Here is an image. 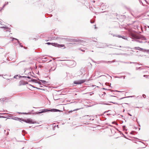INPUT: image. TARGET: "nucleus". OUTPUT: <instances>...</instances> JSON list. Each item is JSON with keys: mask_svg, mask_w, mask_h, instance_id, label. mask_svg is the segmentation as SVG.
Masks as SVG:
<instances>
[{"mask_svg": "<svg viewBox=\"0 0 149 149\" xmlns=\"http://www.w3.org/2000/svg\"><path fill=\"white\" fill-rule=\"evenodd\" d=\"M129 35L132 39H135V41L140 43H143V40H146L144 36L141 35H137L132 32H130Z\"/></svg>", "mask_w": 149, "mask_h": 149, "instance_id": "nucleus-1", "label": "nucleus"}, {"mask_svg": "<svg viewBox=\"0 0 149 149\" xmlns=\"http://www.w3.org/2000/svg\"><path fill=\"white\" fill-rule=\"evenodd\" d=\"M52 111V112H58V111H61L59 110L58 109H52L50 110L48 109H43L40 110V112H34L33 113L35 114H40L41 113H45L47 111Z\"/></svg>", "mask_w": 149, "mask_h": 149, "instance_id": "nucleus-2", "label": "nucleus"}, {"mask_svg": "<svg viewBox=\"0 0 149 149\" xmlns=\"http://www.w3.org/2000/svg\"><path fill=\"white\" fill-rule=\"evenodd\" d=\"M2 25L0 27V28L4 29V30H5L6 31H8L10 32H11V30L10 29L8 28L7 27L4 26V25L1 24Z\"/></svg>", "mask_w": 149, "mask_h": 149, "instance_id": "nucleus-3", "label": "nucleus"}, {"mask_svg": "<svg viewBox=\"0 0 149 149\" xmlns=\"http://www.w3.org/2000/svg\"><path fill=\"white\" fill-rule=\"evenodd\" d=\"M85 80H80L79 81H75L74 83L75 84H80L83 83L85 81Z\"/></svg>", "mask_w": 149, "mask_h": 149, "instance_id": "nucleus-4", "label": "nucleus"}, {"mask_svg": "<svg viewBox=\"0 0 149 149\" xmlns=\"http://www.w3.org/2000/svg\"><path fill=\"white\" fill-rule=\"evenodd\" d=\"M23 121L29 123H34V122L32 120L30 119H27V120H24Z\"/></svg>", "mask_w": 149, "mask_h": 149, "instance_id": "nucleus-5", "label": "nucleus"}, {"mask_svg": "<svg viewBox=\"0 0 149 149\" xmlns=\"http://www.w3.org/2000/svg\"><path fill=\"white\" fill-rule=\"evenodd\" d=\"M52 45L54 46L55 47H63L64 45H58L56 43H52Z\"/></svg>", "mask_w": 149, "mask_h": 149, "instance_id": "nucleus-6", "label": "nucleus"}, {"mask_svg": "<svg viewBox=\"0 0 149 149\" xmlns=\"http://www.w3.org/2000/svg\"><path fill=\"white\" fill-rule=\"evenodd\" d=\"M70 41L71 42H81V40H77L76 39H71Z\"/></svg>", "mask_w": 149, "mask_h": 149, "instance_id": "nucleus-7", "label": "nucleus"}, {"mask_svg": "<svg viewBox=\"0 0 149 149\" xmlns=\"http://www.w3.org/2000/svg\"><path fill=\"white\" fill-rule=\"evenodd\" d=\"M27 84L28 83L27 82L24 81H21L19 82L20 85H24Z\"/></svg>", "mask_w": 149, "mask_h": 149, "instance_id": "nucleus-8", "label": "nucleus"}, {"mask_svg": "<svg viewBox=\"0 0 149 149\" xmlns=\"http://www.w3.org/2000/svg\"><path fill=\"white\" fill-rule=\"evenodd\" d=\"M13 119L15 120H19L20 121H22L24 120L23 119L19 118H15Z\"/></svg>", "mask_w": 149, "mask_h": 149, "instance_id": "nucleus-9", "label": "nucleus"}, {"mask_svg": "<svg viewBox=\"0 0 149 149\" xmlns=\"http://www.w3.org/2000/svg\"><path fill=\"white\" fill-rule=\"evenodd\" d=\"M17 40L18 43L19 44V45L21 47H23V46L22 45H21V43H20L19 41L17 39H16V38H13V40Z\"/></svg>", "mask_w": 149, "mask_h": 149, "instance_id": "nucleus-10", "label": "nucleus"}, {"mask_svg": "<svg viewBox=\"0 0 149 149\" xmlns=\"http://www.w3.org/2000/svg\"><path fill=\"white\" fill-rule=\"evenodd\" d=\"M134 48L137 50H138L140 51H142L143 50V49L140 48L139 47H134Z\"/></svg>", "mask_w": 149, "mask_h": 149, "instance_id": "nucleus-11", "label": "nucleus"}, {"mask_svg": "<svg viewBox=\"0 0 149 149\" xmlns=\"http://www.w3.org/2000/svg\"><path fill=\"white\" fill-rule=\"evenodd\" d=\"M56 39L58 40V41H61V40H63V38H60V37H57L56 38Z\"/></svg>", "mask_w": 149, "mask_h": 149, "instance_id": "nucleus-12", "label": "nucleus"}, {"mask_svg": "<svg viewBox=\"0 0 149 149\" xmlns=\"http://www.w3.org/2000/svg\"><path fill=\"white\" fill-rule=\"evenodd\" d=\"M114 46V45H111V44L107 45V47H110L111 48H113V47Z\"/></svg>", "mask_w": 149, "mask_h": 149, "instance_id": "nucleus-13", "label": "nucleus"}, {"mask_svg": "<svg viewBox=\"0 0 149 149\" xmlns=\"http://www.w3.org/2000/svg\"><path fill=\"white\" fill-rule=\"evenodd\" d=\"M115 62V60H113V61H106L105 62L106 63H112L113 62Z\"/></svg>", "mask_w": 149, "mask_h": 149, "instance_id": "nucleus-14", "label": "nucleus"}, {"mask_svg": "<svg viewBox=\"0 0 149 149\" xmlns=\"http://www.w3.org/2000/svg\"><path fill=\"white\" fill-rule=\"evenodd\" d=\"M121 38H122L123 39H124L125 40H128L127 39V38L126 37V36H122V37H121Z\"/></svg>", "mask_w": 149, "mask_h": 149, "instance_id": "nucleus-15", "label": "nucleus"}, {"mask_svg": "<svg viewBox=\"0 0 149 149\" xmlns=\"http://www.w3.org/2000/svg\"><path fill=\"white\" fill-rule=\"evenodd\" d=\"M40 81L42 83H44V84H45L47 83V81L45 80H40Z\"/></svg>", "mask_w": 149, "mask_h": 149, "instance_id": "nucleus-16", "label": "nucleus"}, {"mask_svg": "<svg viewBox=\"0 0 149 149\" xmlns=\"http://www.w3.org/2000/svg\"><path fill=\"white\" fill-rule=\"evenodd\" d=\"M31 81H32L33 82H36V83H37L36 81H37V80H36V79H33L31 80Z\"/></svg>", "mask_w": 149, "mask_h": 149, "instance_id": "nucleus-17", "label": "nucleus"}, {"mask_svg": "<svg viewBox=\"0 0 149 149\" xmlns=\"http://www.w3.org/2000/svg\"><path fill=\"white\" fill-rule=\"evenodd\" d=\"M31 86H32L33 88H36L37 89H41L40 88H38L36 87H34V86H32L31 85Z\"/></svg>", "mask_w": 149, "mask_h": 149, "instance_id": "nucleus-18", "label": "nucleus"}, {"mask_svg": "<svg viewBox=\"0 0 149 149\" xmlns=\"http://www.w3.org/2000/svg\"><path fill=\"white\" fill-rule=\"evenodd\" d=\"M8 2H6V3L4 4V5L3 6V7H4L6 5L8 4Z\"/></svg>", "mask_w": 149, "mask_h": 149, "instance_id": "nucleus-19", "label": "nucleus"}, {"mask_svg": "<svg viewBox=\"0 0 149 149\" xmlns=\"http://www.w3.org/2000/svg\"><path fill=\"white\" fill-rule=\"evenodd\" d=\"M5 99L4 98H1L0 99V101H4V100H5Z\"/></svg>", "mask_w": 149, "mask_h": 149, "instance_id": "nucleus-20", "label": "nucleus"}, {"mask_svg": "<svg viewBox=\"0 0 149 149\" xmlns=\"http://www.w3.org/2000/svg\"><path fill=\"white\" fill-rule=\"evenodd\" d=\"M101 104H105V105H109V104L108 103H101Z\"/></svg>", "mask_w": 149, "mask_h": 149, "instance_id": "nucleus-21", "label": "nucleus"}, {"mask_svg": "<svg viewBox=\"0 0 149 149\" xmlns=\"http://www.w3.org/2000/svg\"><path fill=\"white\" fill-rule=\"evenodd\" d=\"M54 100H58V99L56 98L55 97H54Z\"/></svg>", "mask_w": 149, "mask_h": 149, "instance_id": "nucleus-22", "label": "nucleus"}, {"mask_svg": "<svg viewBox=\"0 0 149 149\" xmlns=\"http://www.w3.org/2000/svg\"><path fill=\"white\" fill-rule=\"evenodd\" d=\"M148 76V75H143V77H146V78H147V77Z\"/></svg>", "mask_w": 149, "mask_h": 149, "instance_id": "nucleus-23", "label": "nucleus"}, {"mask_svg": "<svg viewBox=\"0 0 149 149\" xmlns=\"http://www.w3.org/2000/svg\"><path fill=\"white\" fill-rule=\"evenodd\" d=\"M18 76V75H15L14 77V78H17V77Z\"/></svg>", "mask_w": 149, "mask_h": 149, "instance_id": "nucleus-24", "label": "nucleus"}, {"mask_svg": "<svg viewBox=\"0 0 149 149\" xmlns=\"http://www.w3.org/2000/svg\"><path fill=\"white\" fill-rule=\"evenodd\" d=\"M143 97H144V98H145L146 97V95H145V94H143Z\"/></svg>", "mask_w": 149, "mask_h": 149, "instance_id": "nucleus-25", "label": "nucleus"}, {"mask_svg": "<svg viewBox=\"0 0 149 149\" xmlns=\"http://www.w3.org/2000/svg\"><path fill=\"white\" fill-rule=\"evenodd\" d=\"M116 36L118 37L119 38H121V37H122V36H120V35H118V36Z\"/></svg>", "mask_w": 149, "mask_h": 149, "instance_id": "nucleus-26", "label": "nucleus"}, {"mask_svg": "<svg viewBox=\"0 0 149 149\" xmlns=\"http://www.w3.org/2000/svg\"><path fill=\"white\" fill-rule=\"evenodd\" d=\"M125 76H122L120 78H123L124 79L125 78Z\"/></svg>", "mask_w": 149, "mask_h": 149, "instance_id": "nucleus-27", "label": "nucleus"}, {"mask_svg": "<svg viewBox=\"0 0 149 149\" xmlns=\"http://www.w3.org/2000/svg\"><path fill=\"white\" fill-rule=\"evenodd\" d=\"M5 117H3L2 116H0V118H5Z\"/></svg>", "mask_w": 149, "mask_h": 149, "instance_id": "nucleus-28", "label": "nucleus"}, {"mask_svg": "<svg viewBox=\"0 0 149 149\" xmlns=\"http://www.w3.org/2000/svg\"><path fill=\"white\" fill-rule=\"evenodd\" d=\"M47 44H48V45H50V44H52V43H50V42H47Z\"/></svg>", "mask_w": 149, "mask_h": 149, "instance_id": "nucleus-29", "label": "nucleus"}, {"mask_svg": "<svg viewBox=\"0 0 149 149\" xmlns=\"http://www.w3.org/2000/svg\"><path fill=\"white\" fill-rule=\"evenodd\" d=\"M111 102V103H112L114 104H117V103H116V102Z\"/></svg>", "mask_w": 149, "mask_h": 149, "instance_id": "nucleus-30", "label": "nucleus"}, {"mask_svg": "<svg viewBox=\"0 0 149 149\" xmlns=\"http://www.w3.org/2000/svg\"><path fill=\"white\" fill-rule=\"evenodd\" d=\"M90 22L91 23H93L94 22V21H93V22H92V21L91 20L90 21Z\"/></svg>", "mask_w": 149, "mask_h": 149, "instance_id": "nucleus-31", "label": "nucleus"}, {"mask_svg": "<svg viewBox=\"0 0 149 149\" xmlns=\"http://www.w3.org/2000/svg\"><path fill=\"white\" fill-rule=\"evenodd\" d=\"M128 114L129 116H132V115H131V114H130V113H128Z\"/></svg>", "mask_w": 149, "mask_h": 149, "instance_id": "nucleus-32", "label": "nucleus"}, {"mask_svg": "<svg viewBox=\"0 0 149 149\" xmlns=\"http://www.w3.org/2000/svg\"><path fill=\"white\" fill-rule=\"evenodd\" d=\"M37 83H38V84H40L41 85V83L40 82H37Z\"/></svg>", "mask_w": 149, "mask_h": 149, "instance_id": "nucleus-33", "label": "nucleus"}, {"mask_svg": "<svg viewBox=\"0 0 149 149\" xmlns=\"http://www.w3.org/2000/svg\"><path fill=\"white\" fill-rule=\"evenodd\" d=\"M27 78H28V79H31V77H29V76H28V77H27Z\"/></svg>", "mask_w": 149, "mask_h": 149, "instance_id": "nucleus-34", "label": "nucleus"}, {"mask_svg": "<svg viewBox=\"0 0 149 149\" xmlns=\"http://www.w3.org/2000/svg\"><path fill=\"white\" fill-rule=\"evenodd\" d=\"M125 97H122V98H121L120 99V100H121V99H123V98H125Z\"/></svg>", "mask_w": 149, "mask_h": 149, "instance_id": "nucleus-35", "label": "nucleus"}, {"mask_svg": "<svg viewBox=\"0 0 149 149\" xmlns=\"http://www.w3.org/2000/svg\"><path fill=\"white\" fill-rule=\"evenodd\" d=\"M115 123V122H112V124H114Z\"/></svg>", "mask_w": 149, "mask_h": 149, "instance_id": "nucleus-36", "label": "nucleus"}, {"mask_svg": "<svg viewBox=\"0 0 149 149\" xmlns=\"http://www.w3.org/2000/svg\"><path fill=\"white\" fill-rule=\"evenodd\" d=\"M81 50L82 51H84V50H83V49H81Z\"/></svg>", "mask_w": 149, "mask_h": 149, "instance_id": "nucleus-37", "label": "nucleus"}, {"mask_svg": "<svg viewBox=\"0 0 149 149\" xmlns=\"http://www.w3.org/2000/svg\"><path fill=\"white\" fill-rule=\"evenodd\" d=\"M108 84V83H106V85H108L107 84Z\"/></svg>", "mask_w": 149, "mask_h": 149, "instance_id": "nucleus-38", "label": "nucleus"}, {"mask_svg": "<svg viewBox=\"0 0 149 149\" xmlns=\"http://www.w3.org/2000/svg\"><path fill=\"white\" fill-rule=\"evenodd\" d=\"M82 74V72H80V74Z\"/></svg>", "mask_w": 149, "mask_h": 149, "instance_id": "nucleus-39", "label": "nucleus"}, {"mask_svg": "<svg viewBox=\"0 0 149 149\" xmlns=\"http://www.w3.org/2000/svg\"><path fill=\"white\" fill-rule=\"evenodd\" d=\"M103 89H104V90H107V89H105V88H103Z\"/></svg>", "mask_w": 149, "mask_h": 149, "instance_id": "nucleus-40", "label": "nucleus"}, {"mask_svg": "<svg viewBox=\"0 0 149 149\" xmlns=\"http://www.w3.org/2000/svg\"><path fill=\"white\" fill-rule=\"evenodd\" d=\"M22 77H25V76H22Z\"/></svg>", "mask_w": 149, "mask_h": 149, "instance_id": "nucleus-41", "label": "nucleus"}, {"mask_svg": "<svg viewBox=\"0 0 149 149\" xmlns=\"http://www.w3.org/2000/svg\"><path fill=\"white\" fill-rule=\"evenodd\" d=\"M124 63H127V62H124Z\"/></svg>", "mask_w": 149, "mask_h": 149, "instance_id": "nucleus-42", "label": "nucleus"}, {"mask_svg": "<svg viewBox=\"0 0 149 149\" xmlns=\"http://www.w3.org/2000/svg\"><path fill=\"white\" fill-rule=\"evenodd\" d=\"M117 91V92H120V91Z\"/></svg>", "mask_w": 149, "mask_h": 149, "instance_id": "nucleus-43", "label": "nucleus"}, {"mask_svg": "<svg viewBox=\"0 0 149 149\" xmlns=\"http://www.w3.org/2000/svg\"><path fill=\"white\" fill-rule=\"evenodd\" d=\"M78 109H77L75 110H78Z\"/></svg>", "mask_w": 149, "mask_h": 149, "instance_id": "nucleus-44", "label": "nucleus"}, {"mask_svg": "<svg viewBox=\"0 0 149 149\" xmlns=\"http://www.w3.org/2000/svg\"><path fill=\"white\" fill-rule=\"evenodd\" d=\"M148 26V28H149V26Z\"/></svg>", "mask_w": 149, "mask_h": 149, "instance_id": "nucleus-45", "label": "nucleus"}, {"mask_svg": "<svg viewBox=\"0 0 149 149\" xmlns=\"http://www.w3.org/2000/svg\"><path fill=\"white\" fill-rule=\"evenodd\" d=\"M113 97H116L115 96H113Z\"/></svg>", "mask_w": 149, "mask_h": 149, "instance_id": "nucleus-46", "label": "nucleus"}, {"mask_svg": "<svg viewBox=\"0 0 149 149\" xmlns=\"http://www.w3.org/2000/svg\"><path fill=\"white\" fill-rule=\"evenodd\" d=\"M113 36H115V35H113Z\"/></svg>", "mask_w": 149, "mask_h": 149, "instance_id": "nucleus-47", "label": "nucleus"}, {"mask_svg": "<svg viewBox=\"0 0 149 149\" xmlns=\"http://www.w3.org/2000/svg\"><path fill=\"white\" fill-rule=\"evenodd\" d=\"M23 114H26V113H23Z\"/></svg>", "mask_w": 149, "mask_h": 149, "instance_id": "nucleus-48", "label": "nucleus"}, {"mask_svg": "<svg viewBox=\"0 0 149 149\" xmlns=\"http://www.w3.org/2000/svg\"><path fill=\"white\" fill-rule=\"evenodd\" d=\"M132 132H131V133H130V134H132Z\"/></svg>", "mask_w": 149, "mask_h": 149, "instance_id": "nucleus-49", "label": "nucleus"}, {"mask_svg": "<svg viewBox=\"0 0 149 149\" xmlns=\"http://www.w3.org/2000/svg\"><path fill=\"white\" fill-rule=\"evenodd\" d=\"M57 127H58V125H57Z\"/></svg>", "mask_w": 149, "mask_h": 149, "instance_id": "nucleus-50", "label": "nucleus"}, {"mask_svg": "<svg viewBox=\"0 0 149 149\" xmlns=\"http://www.w3.org/2000/svg\"><path fill=\"white\" fill-rule=\"evenodd\" d=\"M109 90H110V91H111V90H110V89H109Z\"/></svg>", "mask_w": 149, "mask_h": 149, "instance_id": "nucleus-51", "label": "nucleus"}, {"mask_svg": "<svg viewBox=\"0 0 149 149\" xmlns=\"http://www.w3.org/2000/svg\"><path fill=\"white\" fill-rule=\"evenodd\" d=\"M107 112V111H105V112H104V113H106V112Z\"/></svg>", "mask_w": 149, "mask_h": 149, "instance_id": "nucleus-52", "label": "nucleus"}, {"mask_svg": "<svg viewBox=\"0 0 149 149\" xmlns=\"http://www.w3.org/2000/svg\"><path fill=\"white\" fill-rule=\"evenodd\" d=\"M55 68L53 70H55Z\"/></svg>", "mask_w": 149, "mask_h": 149, "instance_id": "nucleus-53", "label": "nucleus"}, {"mask_svg": "<svg viewBox=\"0 0 149 149\" xmlns=\"http://www.w3.org/2000/svg\"><path fill=\"white\" fill-rule=\"evenodd\" d=\"M116 125H118V124H117V123H116Z\"/></svg>", "mask_w": 149, "mask_h": 149, "instance_id": "nucleus-54", "label": "nucleus"}, {"mask_svg": "<svg viewBox=\"0 0 149 149\" xmlns=\"http://www.w3.org/2000/svg\"><path fill=\"white\" fill-rule=\"evenodd\" d=\"M96 27H95V29H96Z\"/></svg>", "mask_w": 149, "mask_h": 149, "instance_id": "nucleus-55", "label": "nucleus"}, {"mask_svg": "<svg viewBox=\"0 0 149 149\" xmlns=\"http://www.w3.org/2000/svg\"><path fill=\"white\" fill-rule=\"evenodd\" d=\"M40 87H42V86H40Z\"/></svg>", "mask_w": 149, "mask_h": 149, "instance_id": "nucleus-56", "label": "nucleus"}, {"mask_svg": "<svg viewBox=\"0 0 149 149\" xmlns=\"http://www.w3.org/2000/svg\"><path fill=\"white\" fill-rule=\"evenodd\" d=\"M148 51L149 52V50H148Z\"/></svg>", "mask_w": 149, "mask_h": 149, "instance_id": "nucleus-57", "label": "nucleus"}, {"mask_svg": "<svg viewBox=\"0 0 149 149\" xmlns=\"http://www.w3.org/2000/svg\"><path fill=\"white\" fill-rule=\"evenodd\" d=\"M130 97H132V96H130Z\"/></svg>", "mask_w": 149, "mask_h": 149, "instance_id": "nucleus-58", "label": "nucleus"}, {"mask_svg": "<svg viewBox=\"0 0 149 149\" xmlns=\"http://www.w3.org/2000/svg\"><path fill=\"white\" fill-rule=\"evenodd\" d=\"M1 76V75H0V76Z\"/></svg>", "mask_w": 149, "mask_h": 149, "instance_id": "nucleus-59", "label": "nucleus"}]
</instances>
